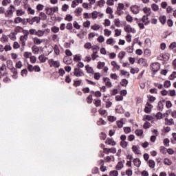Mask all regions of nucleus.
Wrapping results in <instances>:
<instances>
[{
  "label": "nucleus",
  "instance_id": "cd10ccee",
  "mask_svg": "<svg viewBox=\"0 0 176 176\" xmlns=\"http://www.w3.org/2000/svg\"><path fill=\"white\" fill-rule=\"evenodd\" d=\"M107 45H110L111 46H113V43H115V40L113 38H108L106 41Z\"/></svg>",
  "mask_w": 176,
  "mask_h": 176
},
{
  "label": "nucleus",
  "instance_id": "6e6552de",
  "mask_svg": "<svg viewBox=\"0 0 176 176\" xmlns=\"http://www.w3.org/2000/svg\"><path fill=\"white\" fill-rule=\"evenodd\" d=\"M138 64H140V65H142V67H146L148 65V61L145 58H140L138 60Z\"/></svg>",
  "mask_w": 176,
  "mask_h": 176
},
{
  "label": "nucleus",
  "instance_id": "0eeeda50",
  "mask_svg": "<svg viewBox=\"0 0 176 176\" xmlns=\"http://www.w3.org/2000/svg\"><path fill=\"white\" fill-rule=\"evenodd\" d=\"M152 108H153V106L149 104V102H147L144 108V112L146 113H151V112L152 111Z\"/></svg>",
  "mask_w": 176,
  "mask_h": 176
},
{
  "label": "nucleus",
  "instance_id": "6e6d98bb",
  "mask_svg": "<svg viewBox=\"0 0 176 176\" xmlns=\"http://www.w3.org/2000/svg\"><path fill=\"white\" fill-rule=\"evenodd\" d=\"M122 35V30L116 29L115 30V36H120Z\"/></svg>",
  "mask_w": 176,
  "mask_h": 176
},
{
  "label": "nucleus",
  "instance_id": "1a4fd4ad",
  "mask_svg": "<svg viewBox=\"0 0 176 176\" xmlns=\"http://www.w3.org/2000/svg\"><path fill=\"white\" fill-rule=\"evenodd\" d=\"M124 31L126 32H132V34H135L136 32L135 29L131 28L130 25H127L126 26H125Z\"/></svg>",
  "mask_w": 176,
  "mask_h": 176
},
{
  "label": "nucleus",
  "instance_id": "aec40b11",
  "mask_svg": "<svg viewBox=\"0 0 176 176\" xmlns=\"http://www.w3.org/2000/svg\"><path fill=\"white\" fill-rule=\"evenodd\" d=\"M105 142L108 145H111V146H115V145H116V142H115L113 139H108Z\"/></svg>",
  "mask_w": 176,
  "mask_h": 176
},
{
  "label": "nucleus",
  "instance_id": "20e7f679",
  "mask_svg": "<svg viewBox=\"0 0 176 176\" xmlns=\"http://www.w3.org/2000/svg\"><path fill=\"white\" fill-rule=\"evenodd\" d=\"M130 9H131V12H132L133 14H138V13H140V6L137 5L131 6L130 7Z\"/></svg>",
  "mask_w": 176,
  "mask_h": 176
},
{
  "label": "nucleus",
  "instance_id": "9d476101",
  "mask_svg": "<svg viewBox=\"0 0 176 176\" xmlns=\"http://www.w3.org/2000/svg\"><path fill=\"white\" fill-rule=\"evenodd\" d=\"M32 51L33 54H41V50L36 45L32 47Z\"/></svg>",
  "mask_w": 176,
  "mask_h": 176
},
{
  "label": "nucleus",
  "instance_id": "c9c22d12",
  "mask_svg": "<svg viewBox=\"0 0 176 176\" xmlns=\"http://www.w3.org/2000/svg\"><path fill=\"white\" fill-rule=\"evenodd\" d=\"M164 163L166 166H171V164H173V162H171V160H170L168 158H165L164 160Z\"/></svg>",
  "mask_w": 176,
  "mask_h": 176
},
{
  "label": "nucleus",
  "instance_id": "4d7b16f0",
  "mask_svg": "<svg viewBox=\"0 0 176 176\" xmlns=\"http://www.w3.org/2000/svg\"><path fill=\"white\" fill-rule=\"evenodd\" d=\"M94 78L96 79V80H99L101 78V74L100 73H95L94 74Z\"/></svg>",
  "mask_w": 176,
  "mask_h": 176
},
{
  "label": "nucleus",
  "instance_id": "58836bf2",
  "mask_svg": "<svg viewBox=\"0 0 176 176\" xmlns=\"http://www.w3.org/2000/svg\"><path fill=\"white\" fill-rule=\"evenodd\" d=\"M123 9H124V4L119 3L118 6L117 8L118 12H120V10H123Z\"/></svg>",
  "mask_w": 176,
  "mask_h": 176
},
{
  "label": "nucleus",
  "instance_id": "4c0bfd02",
  "mask_svg": "<svg viewBox=\"0 0 176 176\" xmlns=\"http://www.w3.org/2000/svg\"><path fill=\"white\" fill-rule=\"evenodd\" d=\"M25 14V11L23 10H16V16H23Z\"/></svg>",
  "mask_w": 176,
  "mask_h": 176
},
{
  "label": "nucleus",
  "instance_id": "0e129e2a",
  "mask_svg": "<svg viewBox=\"0 0 176 176\" xmlns=\"http://www.w3.org/2000/svg\"><path fill=\"white\" fill-rule=\"evenodd\" d=\"M129 84V81L126 79H122L121 81V85L122 86H124L126 87V86H127V85Z\"/></svg>",
  "mask_w": 176,
  "mask_h": 176
},
{
  "label": "nucleus",
  "instance_id": "864d4df0",
  "mask_svg": "<svg viewBox=\"0 0 176 176\" xmlns=\"http://www.w3.org/2000/svg\"><path fill=\"white\" fill-rule=\"evenodd\" d=\"M136 135H138V136H141L142 135V134H144V131H142V129H137L135 131Z\"/></svg>",
  "mask_w": 176,
  "mask_h": 176
},
{
  "label": "nucleus",
  "instance_id": "69168bd1",
  "mask_svg": "<svg viewBox=\"0 0 176 176\" xmlns=\"http://www.w3.org/2000/svg\"><path fill=\"white\" fill-rule=\"evenodd\" d=\"M120 145H121L122 148H127L128 143L126 141H121Z\"/></svg>",
  "mask_w": 176,
  "mask_h": 176
},
{
  "label": "nucleus",
  "instance_id": "f704fd0d",
  "mask_svg": "<svg viewBox=\"0 0 176 176\" xmlns=\"http://www.w3.org/2000/svg\"><path fill=\"white\" fill-rule=\"evenodd\" d=\"M124 56H126V52L122 51L118 54V58H120V60H123Z\"/></svg>",
  "mask_w": 176,
  "mask_h": 176
},
{
  "label": "nucleus",
  "instance_id": "f8f14e48",
  "mask_svg": "<svg viewBox=\"0 0 176 176\" xmlns=\"http://www.w3.org/2000/svg\"><path fill=\"white\" fill-rule=\"evenodd\" d=\"M149 16L148 15H144L142 18V23H144V25H148L151 23L149 21Z\"/></svg>",
  "mask_w": 176,
  "mask_h": 176
},
{
  "label": "nucleus",
  "instance_id": "a211bd4d",
  "mask_svg": "<svg viewBox=\"0 0 176 176\" xmlns=\"http://www.w3.org/2000/svg\"><path fill=\"white\" fill-rule=\"evenodd\" d=\"M38 60L41 63H46V61L49 60V58L45 56L43 54H41L38 56Z\"/></svg>",
  "mask_w": 176,
  "mask_h": 176
},
{
  "label": "nucleus",
  "instance_id": "2eb2a0df",
  "mask_svg": "<svg viewBox=\"0 0 176 176\" xmlns=\"http://www.w3.org/2000/svg\"><path fill=\"white\" fill-rule=\"evenodd\" d=\"M14 21L15 24H20V23H21L22 24L25 25V20L23 19L21 17L15 18Z\"/></svg>",
  "mask_w": 176,
  "mask_h": 176
},
{
  "label": "nucleus",
  "instance_id": "f257e3e1",
  "mask_svg": "<svg viewBox=\"0 0 176 176\" xmlns=\"http://www.w3.org/2000/svg\"><path fill=\"white\" fill-rule=\"evenodd\" d=\"M48 64L50 67H54V68H59L60 67V62L58 60H54L53 59H50L48 60Z\"/></svg>",
  "mask_w": 176,
  "mask_h": 176
},
{
  "label": "nucleus",
  "instance_id": "4468645a",
  "mask_svg": "<svg viewBox=\"0 0 176 176\" xmlns=\"http://www.w3.org/2000/svg\"><path fill=\"white\" fill-rule=\"evenodd\" d=\"M144 13H145V14H146V16H151V14H152V10L151 9V8H148V7H144L142 9Z\"/></svg>",
  "mask_w": 176,
  "mask_h": 176
},
{
  "label": "nucleus",
  "instance_id": "9b49d317",
  "mask_svg": "<svg viewBox=\"0 0 176 176\" xmlns=\"http://www.w3.org/2000/svg\"><path fill=\"white\" fill-rule=\"evenodd\" d=\"M103 82H104L107 87H112V82H111L109 78H103Z\"/></svg>",
  "mask_w": 176,
  "mask_h": 176
},
{
  "label": "nucleus",
  "instance_id": "7ed1b4c3",
  "mask_svg": "<svg viewBox=\"0 0 176 176\" xmlns=\"http://www.w3.org/2000/svg\"><path fill=\"white\" fill-rule=\"evenodd\" d=\"M151 69L153 72H157L159 69H160V63H154L151 65Z\"/></svg>",
  "mask_w": 176,
  "mask_h": 176
},
{
  "label": "nucleus",
  "instance_id": "052dcab7",
  "mask_svg": "<svg viewBox=\"0 0 176 176\" xmlns=\"http://www.w3.org/2000/svg\"><path fill=\"white\" fill-rule=\"evenodd\" d=\"M126 21H129V23H133V16L130 14L126 15Z\"/></svg>",
  "mask_w": 176,
  "mask_h": 176
},
{
  "label": "nucleus",
  "instance_id": "39448f33",
  "mask_svg": "<svg viewBox=\"0 0 176 176\" xmlns=\"http://www.w3.org/2000/svg\"><path fill=\"white\" fill-rule=\"evenodd\" d=\"M74 75L76 76H85V73L83 72V70L80 68H76L74 69Z\"/></svg>",
  "mask_w": 176,
  "mask_h": 176
},
{
  "label": "nucleus",
  "instance_id": "680f3d73",
  "mask_svg": "<svg viewBox=\"0 0 176 176\" xmlns=\"http://www.w3.org/2000/svg\"><path fill=\"white\" fill-rule=\"evenodd\" d=\"M85 49H92L93 45H91V43H87L84 45Z\"/></svg>",
  "mask_w": 176,
  "mask_h": 176
},
{
  "label": "nucleus",
  "instance_id": "dca6fc26",
  "mask_svg": "<svg viewBox=\"0 0 176 176\" xmlns=\"http://www.w3.org/2000/svg\"><path fill=\"white\" fill-rule=\"evenodd\" d=\"M111 65L116 71H119V69H120V65H118V63L115 60L111 61Z\"/></svg>",
  "mask_w": 176,
  "mask_h": 176
},
{
  "label": "nucleus",
  "instance_id": "b1692460",
  "mask_svg": "<svg viewBox=\"0 0 176 176\" xmlns=\"http://www.w3.org/2000/svg\"><path fill=\"white\" fill-rule=\"evenodd\" d=\"M6 17H12L13 16V10H8L5 12Z\"/></svg>",
  "mask_w": 176,
  "mask_h": 176
},
{
  "label": "nucleus",
  "instance_id": "7c9ffc66",
  "mask_svg": "<svg viewBox=\"0 0 176 176\" xmlns=\"http://www.w3.org/2000/svg\"><path fill=\"white\" fill-rule=\"evenodd\" d=\"M151 9L153 12H157L159 10V6L156 3L151 4Z\"/></svg>",
  "mask_w": 176,
  "mask_h": 176
},
{
  "label": "nucleus",
  "instance_id": "4be33fe9",
  "mask_svg": "<svg viewBox=\"0 0 176 176\" xmlns=\"http://www.w3.org/2000/svg\"><path fill=\"white\" fill-rule=\"evenodd\" d=\"M38 18L40 20H46L47 19V15L45 12H40Z\"/></svg>",
  "mask_w": 176,
  "mask_h": 176
},
{
  "label": "nucleus",
  "instance_id": "8fccbe9b",
  "mask_svg": "<svg viewBox=\"0 0 176 176\" xmlns=\"http://www.w3.org/2000/svg\"><path fill=\"white\" fill-rule=\"evenodd\" d=\"M32 19L33 20V23H36V24L41 22V18L39 16H34Z\"/></svg>",
  "mask_w": 176,
  "mask_h": 176
},
{
  "label": "nucleus",
  "instance_id": "37998d69",
  "mask_svg": "<svg viewBox=\"0 0 176 176\" xmlns=\"http://www.w3.org/2000/svg\"><path fill=\"white\" fill-rule=\"evenodd\" d=\"M152 119H153V117H152L151 116L149 115H144L143 117V120H152Z\"/></svg>",
  "mask_w": 176,
  "mask_h": 176
},
{
  "label": "nucleus",
  "instance_id": "5701e85b",
  "mask_svg": "<svg viewBox=\"0 0 176 176\" xmlns=\"http://www.w3.org/2000/svg\"><path fill=\"white\" fill-rule=\"evenodd\" d=\"M85 69L87 74H93V72H94V70H93V67H90V65H89L85 66Z\"/></svg>",
  "mask_w": 176,
  "mask_h": 176
},
{
  "label": "nucleus",
  "instance_id": "6ab92c4d",
  "mask_svg": "<svg viewBox=\"0 0 176 176\" xmlns=\"http://www.w3.org/2000/svg\"><path fill=\"white\" fill-rule=\"evenodd\" d=\"M33 42L34 45H41V43H43V40L38 38V37H35L33 38Z\"/></svg>",
  "mask_w": 176,
  "mask_h": 176
},
{
  "label": "nucleus",
  "instance_id": "c756f323",
  "mask_svg": "<svg viewBox=\"0 0 176 176\" xmlns=\"http://www.w3.org/2000/svg\"><path fill=\"white\" fill-rule=\"evenodd\" d=\"M36 35L37 36L42 37L45 35V31L38 30V31H36Z\"/></svg>",
  "mask_w": 176,
  "mask_h": 176
},
{
  "label": "nucleus",
  "instance_id": "774afa93",
  "mask_svg": "<svg viewBox=\"0 0 176 176\" xmlns=\"http://www.w3.org/2000/svg\"><path fill=\"white\" fill-rule=\"evenodd\" d=\"M16 67L17 68H19V69H21L23 67V62L21 61H18L16 63Z\"/></svg>",
  "mask_w": 176,
  "mask_h": 176
},
{
  "label": "nucleus",
  "instance_id": "49530a36",
  "mask_svg": "<svg viewBox=\"0 0 176 176\" xmlns=\"http://www.w3.org/2000/svg\"><path fill=\"white\" fill-rule=\"evenodd\" d=\"M104 151H107L108 153H109V152H111V153H116V148H104Z\"/></svg>",
  "mask_w": 176,
  "mask_h": 176
},
{
  "label": "nucleus",
  "instance_id": "13d9d810",
  "mask_svg": "<svg viewBox=\"0 0 176 176\" xmlns=\"http://www.w3.org/2000/svg\"><path fill=\"white\" fill-rule=\"evenodd\" d=\"M30 58L32 64H35L36 63V56L32 55Z\"/></svg>",
  "mask_w": 176,
  "mask_h": 176
},
{
  "label": "nucleus",
  "instance_id": "603ef678",
  "mask_svg": "<svg viewBox=\"0 0 176 176\" xmlns=\"http://www.w3.org/2000/svg\"><path fill=\"white\" fill-rule=\"evenodd\" d=\"M98 53V52H97V51L93 52V54H91V58H92V60H96V58H98V57H99L98 55H97Z\"/></svg>",
  "mask_w": 176,
  "mask_h": 176
},
{
  "label": "nucleus",
  "instance_id": "a19ab883",
  "mask_svg": "<svg viewBox=\"0 0 176 176\" xmlns=\"http://www.w3.org/2000/svg\"><path fill=\"white\" fill-rule=\"evenodd\" d=\"M148 166L151 168H155V161L150 160H148Z\"/></svg>",
  "mask_w": 176,
  "mask_h": 176
},
{
  "label": "nucleus",
  "instance_id": "a878e982",
  "mask_svg": "<svg viewBox=\"0 0 176 176\" xmlns=\"http://www.w3.org/2000/svg\"><path fill=\"white\" fill-rule=\"evenodd\" d=\"M97 5L99 8H104V5H105V0H99L97 1Z\"/></svg>",
  "mask_w": 176,
  "mask_h": 176
},
{
  "label": "nucleus",
  "instance_id": "a18cd8bd",
  "mask_svg": "<svg viewBox=\"0 0 176 176\" xmlns=\"http://www.w3.org/2000/svg\"><path fill=\"white\" fill-rule=\"evenodd\" d=\"M106 13H107V14H113V10L111 7H107L106 9Z\"/></svg>",
  "mask_w": 176,
  "mask_h": 176
},
{
  "label": "nucleus",
  "instance_id": "2f4dec72",
  "mask_svg": "<svg viewBox=\"0 0 176 176\" xmlns=\"http://www.w3.org/2000/svg\"><path fill=\"white\" fill-rule=\"evenodd\" d=\"M132 151H133V152H134V153H135V155H140V149H138L137 146H133Z\"/></svg>",
  "mask_w": 176,
  "mask_h": 176
},
{
  "label": "nucleus",
  "instance_id": "f03ea898",
  "mask_svg": "<svg viewBox=\"0 0 176 176\" xmlns=\"http://www.w3.org/2000/svg\"><path fill=\"white\" fill-rule=\"evenodd\" d=\"M90 14L93 20H96V19H97L98 17H100V19H102V17H104V14L101 13L100 12L94 11Z\"/></svg>",
  "mask_w": 176,
  "mask_h": 176
},
{
  "label": "nucleus",
  "instance_id": "09e8293b",
  "mask_svg": "<svg viewBox=\"0 0 176 176\" xmlns=\"http://www.w3.org/2000/svg\"><path fill=\"white\" fill-rule=\"evenodd\" d=\"M170 86H171V82H170L169 80H166L164 82V87L168 89V87H170Z\"/></svg>",
  "mask_w": 176,
  "mask_h": 176
},
{
  "label": "nucleus",
  "instance_id": "72a5a7b5",
  "mask_svg": "<svg viewBox=\"0 0 176 176\" xmlns=\"http://www.w3.org/2000/svg\"><path fill=\"white\" fill-rule=\"evenodd\" d=\"M105 67V62H98L97 65L98 69H101V68H104Z\"/></svg>",
  "mask_w": 176,
  "mask_h": 176
},
{
  "label": "nucleus",
  "instance_id": "ea45409f",
  "mask_svg": "<svg viewBox=\"0 0 176 176\" xmlns=\"http://www.w3.org/2000/svg\"><path fill=\"white\" fill-rule=\"evenodd\" d=\"M109 176H118L119 172H118V170H111L109 172Z\"/></svg>",
  "mask_w": 176,
  "mask_h": 176
},
{
  "label": "nucleus",
  "instance_id": "ddd939ff",
  "mask_svg": "<svg viewBox=\"0 0 176 176\" xmlns=\"http://www.w3.org/2000/svg\"><path fill=\"white\" fill-rule=\"evenodd\" d=\"M124 167V161H123V162H122V161L118 162V163L116 166V168L118 171H120V170H122V168H123Z\"/></svg>",
  "mask_w": 176,
  "mask_h": 176
},
{
  "label": "nucleus",
  "instance_id": "c03bdc74",
  "mask_svg": "<svg viewBox=\"0 0 176 176\" xmlns=\"http://www.w3.org/2000/svg\"><path fill=\"white\" fill-rule=\"evenodd\" d=\"M46 13L49 16H51L52 14H54L53 10H52V8H45Z\"/></svg>",
  "mask_w": 176,
  "mask_h": 176
},
{
  "label": "nucleus",
  "instance_id": "3c124183",
  "mask_svg": "<svg viewBox=\"0 0 176 176\" xmlns=\"http://www.w3.org/2000/svg\"><path fill=\"white\" fill-rule=\"evenodd\" d=\"M176 78V72H173L170 76L168 79H170V80H174V79H175Z\"/></svg>",
  "mask_w": 176,
  "mask_h": 176
},
{
  "label": "nucleus",
  "instance_id": "5fc2aeb1",
  "mask_svg": "<svg viewBox=\"0 0 176 176\" xmlns=\"http://www.w3.org/2000/svg\"><path fill=\"white\" fill-rule=\"evenodd\" d=\"M104 32L105 36H109L112 34V32L108 29H104Z\"/></svg>",
  "mask_w": 176,
  "mask_h": 176
},
{
  "label": "nucleus",
  "instance_id": "de8ad7c7",
  "mask_svg": "<svg viewBox=\"0 0 176 176\" xmlns=\"http://www.w3.org/2000/svg\"><path fill=\"white\" fill-rule=\"evenodd\" d=\"M104 160L109 163V162H111V160H115V157L112 155L111 156H107L104 158Z\"/></svg>",
  "mask_w": 176,
  "mask_h": 176
},
{
  "label": "nucleus",
  "instance_id": "423d86ee",
  "mask_svg": "<svg viewBox=\"0 0 176 176\" xmlns=\"http://www.w3.org/2000/svg\"><path fill=\"white\" fill-rule=\"evenodd\" d=\"M28 39V33L23 36H21L20 41L22 46H25V42H27Z\"/></svg>",
  "mask_w": 176,
  "mask_h": 176
},
{
  "label": "nucleus",
  "instance_id": "e433bc0d",
  "mask_svg": "<svg viewBox=\"0 0 176 176\" xmlns=\"http://www.w3.org/2000/svg\"><path fill=\"white\" fill-rule=\"evenodd\" d=\"M167 20V17L166 16H161L160 17V21L162 23V24H166V21Z\"/></svg>",
  "mask_w": 176,
  "mask_h": 176
},
{
  "label": "nucleus",
  "instance_id": "bb28decb",
  "mask_svg": "<svg viewBox=\"0 0 176 176\" xmlns=\"http://www.w3.org/2000/svg\"><path fill=\"white\" fill-rule=\"evenodd\" d=\"M83 12V9L82 8H76L74 13H76V16H80V13Z\"/></svg>",
  "mask_w": 176,
  "mask_h": 176
},
{
  "label": "nucleus",
  "instance_id": "c85d7f7f",
  "mask_svg": "<svg viewBox=\"0 0 176 176\" xmlns=\"http://www.w3.org/2000/svg\"><path fill=\"white\" fill-rule=\"evenodd\" d=\"M100 28H101V27L100 26V25L96 23L94 25H92L91 27V30H93L94 31H98V30H100Z\"/></svg>",
  "mask_w": 176,
  "mask_h": 176
},
{
  "label": "nucleus",
  "instance_id": "bf43d9fd",
  "mask_svg": "<svg viewBox=\"0 0 176 176\" xmlns=\"http://www.w3.org/2000/svg\"><path fill=\"white\" fill-rule=\"evenodd\" d=\"M5 52H10L12 50V46L10 45H6L4 46Z\"/></svg>",
  "mask_w": 176,
  "mask_h": 176
},
{
  "label": "nucleus",
  "instance_id": "f3484780",
  "mask_svg": "<svg viewBox=\"0 0 176 176\" xmlns=\"http://www.w3.org/2000/svg\"><path fill=\"white\" fill-rule=\"evenodd\" d=\"M2 43H8L9 42V37L8 36L3 34L2 37L0 38Z\"/></svg>",
  "mask_w": 176,
  "mask_h": 176
},
{
  "label": "nucleus",
  "instance_id": "393cba45",
  "mask_svg": "<svg viewBox=\"0 0 176 176\" xmlns=\"http://www.w3.org/2000/svg\"><path fill=\"white\" fill-rule=\"evenodd\" d=\"M133 164L136 167H140L141 166V160L138 158L134 159Z\"/></svg>",
  "mask_w": 176,
  "mask_h": 176
},
{
  "label": "nucleus",
  "instance_id": "473e14b6",
  "mask_svg": "<svg viewBox=\"0 0 176 176\" xmlns=\"http://www.w3.org/2000/svg\"><path fill=\"white\" fill-rule=\"evenodd\" d=\"M32 56V53H31V52H25L23 53V57H24L25 58H30Z\"/></svg>",
  "mask_w": 176,
  "mask_h": 176
},
{
  "label": "nucleus",
  "instance_id": "e2e57ef3",
  "mask_svg": "<svg viewBox=\"0 0 176 176\" xmlns=\"http://www.w3.org/2000/svg\"><path fill=\"white\" fill-rule=\"evenodd\" d=\"M98 42H99L100 43H102V42H104V41H105V38H104V36L100 35L99 36V37L97 39Z\"/></svg>",
  "mask_w": 176,
  "mask_h": 176
},
{
  "label": "nucleus",
  "instance_id": "338daca9",
  "mask_svg": "<svg viewBox=\"0 0 176 176\" xmlns=\"http://www.w3.org/2000/svg\"><path fill=\"white\" fill-rule=\"evenodd\" d=\"M13 48L14 49H19L20 48V44L17 41H14L13 44Z\"/></svg>",
  "mask_w": 176,
  "mask_h": 176
},
{
  "label": "nucleus",
  "instance_id": "412c9836",
  "mask_svg": "<svg viewBox=\"0 0 176 176\" xmlns=\"http://www.w3.org/2000/svg\"><path fill=\"white\" fill-rule=\"evenodd\" d=\"M165 123L168 124V126H172V124H174V120L173 118H166Z\"/></svg>",
  "mask_w": 176,
  "mask_h": 176
},
{
  "label": "nucleus",
  "instance_id": "79ce46f5",
  "mask_svg": "<svg viewBox=\"0 0 176 176\" xmlns=\"http://www.w3.org/2000/svg\"><path fill=\"white\" fill-rule=\"evenodd\" d=\"M51 31H52V32H54V34H57V32L60 31V28L57 26H54L51 28Z\"/></svg>",
  "mask_w": 176,
  "mask_h": 176
}]
</instances>
